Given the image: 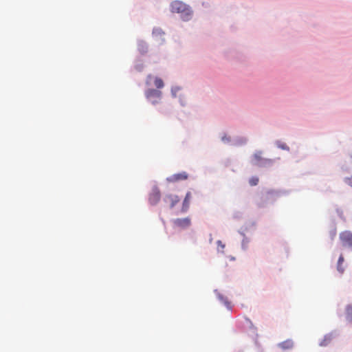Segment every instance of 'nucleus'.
Masks as SVG:
<instances>
[{
    "instance_id": "5",
    "label": "nucleus",
    "mask_w": 352,
    "mask_h": 352,
    "mask_svg": "<svg viewBox=\"0 0 352 352\" xmlns=\"http://www.w3.org/2000/svg\"><path fill=\"white\" fill-rule=\"evenodd\" d=\"M188 178V175L186 172H182L172 175L168 178L170 182H177L179 181L186 180Z\"/></svg>"
},
{
    "instance_id": "10",
    "label": "nucleus",
    "mask_w": 352,
    "mask_h": 352,
    "mask_svg": "<svg viewBox=\"0 0 352 352\" xmlns=\"http://www.w3.org/2000/svg\"><path fill=\"white\" fill-rule=\"evenodd\" d=\"M190 198H191V193H190V192H188L186 195V197H185L184 202H183V209L184 210H186L188 208Z\"/></svg>"
},
{
    "instance_id": "8",
    "label": "nucleus",
    "mask_w": 352,
    "mask_h": 352,
    "mask_svg": "<svg viewBox=\"0 0 352 352\" xmlns=\"http://www.w3.org/2000/svg\"><path fill=\"white\" fill-rule=\"evenodd\" d=\"M254 160H255L256 163L258 165H262V162H264L265 163L270 164L272 162V160L270 159H263L262 157V151H256L254 155H253Z\"/></svg>"
},
{
    "instance_id": "14",
    "label": "nucleus",
    "mask_w": 352,
    "mask_h": 352,
    "mask_svg": "<svg viewBox=\"0 0 352 352\" xmlns=\"http://www.w3.org/2000/svg\"><path fill=\"white\" fill-rule=\"evenodd\" d=\"M249 182L251 186H256L258 183V178L256 177H253L250 179Z\"/></svg>"
},
{
    "instance_id": "16",
    "label": "nucleus",
    "mask_w": 352,
    "mask_h": 352,
    "mask_svg": "<svg viewBox=\"0 0 352 352\" xmlns=\"http://www.w3.org/2000/svg\"><path fill=\"white\" fill-rule=\"evenodd\" d=\"M217 244L219 245H220L222 248H223L225 247V245L223 244H222V242L221 241H218Z\"/></svg>"
},
{
    "instance_id": "13",
    "label": "nucleus",
    "mask_w": 352,
    "mask_h": 352,
    "mask_svg": "<svg viewBox=\"0 0 352 352\" xmlns=\"http://www.w3.org/2000/svg\"><path fill=\"white\" fill-rule=\"evenodd\" d=\"M154 85L157 89H161L164 87V82L162 79L158 77H155L154 80Z\"/></svg>"
},
{
    "instance_id": "12",
    "label": "nucleus",
    "mask_w": 352,
    "mask_h": 352,
    "mask_svg": "<svg viewBox=\"0 0 352 352\" xmlns=\"http://www.w3.org/2000/svg\"><path fill=\"white\" fill-rule=\"evenodd\" d=\"M346 319L352 322V305H348L346 307Z\"/></svg>"
},
{
    "instance_id": "4",
    "label": "nucleus",
    "mask_w": 352,
    "mask_h": 352,
    "mask_svg": "<svg viewBox=\"0 0 352 352\" xmlns=\"http://www.w3.org/2000/svg\"><path fill=\"white\" fill-rule=\"evenodd\" d=\"M173 224L175 227L181 229H185L188 228L191 224L190 219L188 217L183 219H176L173 221Z\"/></svg>"
},
{
    "instance_id": "7",
    "label": "nucleus",
    "mask_w": 352,
    "mask_h": 352,
    "mask_svg": "<svg viewBox=\"0 0 352 352\" xmlns=\"http://www.w3.org/2000/svg\"><path fill=\"white\" fill-rule=\"evenodd\" d=\"M164 201L169 205L170 208H173L179 201V198L177 195H168L164 197Z\"/></svg>"
},
{
    "instance_id": "11",
    "label": "nucleus",
    "mask_w": 352,
    "mask_h": 352,
    "mask_svg": "<svg viewBox=\"0 0 352 352\" xmlns=\"http://www.w3.org/2000/svg\"><path fill=\"white\" fill-rule=\"evenodd\" d=\"M344 257L342 255H340L339 258H338V265H337V270L338 272H340V273H343L344 269V267H342V264L344 263Z\"/></svg>"
},
{
    "instance_id": "6",
    "label": "nucleus",
    "mask_w": 352,
    "mask_h": 352,
    "mask_svg": "<svg viewBox=\"0 0 352 352\" xmlns=\"http://www.w3.org/2000/svg\"><path fill=\"white\" fill-rule=\"evenodd\" d=\"M160 199V192L158 188H153L149 195L148 201L151 205L157 204Z\"/></svg>"
},
{
    "instance_id": "1",
    "label": "nucleus",
    "mask_w": 352,
    "mask_h": 352,
    "mask_svg": "<svg viewBox=\"0 0 352 352\" xmlns=\"http://www.w3.org/2000/svg\"><path fill=\"white\" fill-rule=\"evenodd\" d=\"M170 10L173 13H178L183 21H187L192 18V12L190 8L179 1H175L170 4Z\"/></svg>"
},
{
    "instance_id": "17",
    "label": "nucleus",
    "mask_w": 352,
    "mask_h": 352,
    "mask_svg": "<svg viewBox=\"0 0 352 352\" xmlns=\"http://www.w3.org/2000/svg\"><path fill=\"white\" fill-rule=\"evenodd\" d=\"M280 148H282L283 149H286L287 148V146L285 145H282L280 146Z\"/></svg>"
},
{
    "instance_id": "15",
    "label": "nucleus",
    "mask_w": 352,
    "mask_h": 352,
    "mask_svg": "<svg viewBox=\"0 0 352 352\" xmlns=\"http://www.w3.org/2000/svg\"><path fill=\"white\" fill-rule=\"evenodd\" d=\"M345 182L349 185L351 187H352V176L350 177H347L345 179Z\"/></svg>"
},
{
    "instance_id": "2",
    "label": "nucleus",
    "mask_w": 352,
    "mask_h": 352,
    "mask_svg": "<svg viewBox=\"0 0 352 352\" xmlns=\"http://www.w3.org/2000/svg\"><path fill=\"white\" fill-rule=\"evenodd\" d=\"M339 240L341 246L344 249L352 250V232L344 230L339 234Z\"/></svg>"
},
{
    "instance_id": "3",
    "label": "nucleus",
    "mask_w": 352,
    "mask_h": 352,
    "mask_svg": "<svg viewBox=\"0 0 352 352\" xmlns=\"http://www.w3.org/2000/svg\"><path fill=\"white\" fill-rule=\"evenodd\" d=\"M145 95L146 98L155 104L159 102L161 98L162 92L154 89H149L146 91Z\"/></svg>"
},
{
    "instance_id": "9",
    "label": "nucleus",
    "mask_w": 352,
    "mask_h": 352,
    "mask_svg": "<svg viewBox=\"0 0 352 352\" xmlns=\"http://www.w3.org/2000/svg\"><path fill=\"white\" fill-rule=\"evenodd\" d=\"M278 346L283 350L291 349L294 346V342L292 340L288 339L279 343Z\"/></svg>"
}]
</instances>
